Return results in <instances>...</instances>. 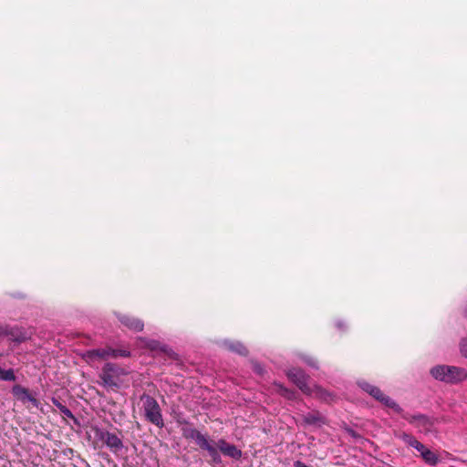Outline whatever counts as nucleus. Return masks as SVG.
Returning <instances> with one entry per match:
<instances>
[{
    "label": "nucleus",
    "instance_id": "obj_1",
    "mask_svg": "<svg viewBox=\"0 0 467 467\" xmlns=\"http://www.w3.org/2000/svg\"><path fill=\"white\" fill-rule=\"evenodd\" d=\"M430 373L436 380L449 384H457L467 379V369L456 366L437 365Z\"/></svg>",
    "mask_w": 467,
    "mask_h": 467
},
{
    "label": "nucleus",
    "instance_id": "obj_2",
    "mask_svg": "<svg viewBox=\"0 0 467 467\" xmlns=\"http://www.w3.org/2000/svg\"><path fill=\"white\" fill-rule=\"evenodd\" d=\"M141 400L143 402L145 418L156 426L162 427L163 420L158 402L149 395H143Z\"/></svg>",
    "mask_w": 467,
    "mask_h": 467
},
{
    "label": "nucleus",
    "instance_id": "obj_3",
    "mask_svg": "<svg viewBox=\"0 0 467 467\" xmlns=\"http://www.w3.org/2000/svg\"><path fill=\"white\" fill-rule=\"evenodd\" d=\"M358 386L386 407L392 409L397 413H401L402 410L399 404H397L391 398L385 395L378 387L366 381H359Z\"/></svg>",
    "mask_w": 467,
    "mask_h": 467
},
{
    "label": "nucleus",
    "instance_id": "obj_4",
    "mask_svg": "<svg viewBox=\"0 0 467 467\" xmlns=\"http://www.w3.org/2000/svg\"><path fill=\"white\" fill-rule=\"evenodd\" d=\"M287 377L304 392L306 394H312L313 390L308 385V377L305 372L298 368L290 369L287 372Z\"/></svg>",
    "mask_w": 467,
    "mask_h": 467
},
{
    "label": "nucleus",
    "instance_id": "obj_5",
    "mask_svg": "<svg viewBox=\"0 0 467 467\" xmlns=\"http://www.w3.org/2000/svg\"><path fill=\"white\" fill-rule=\"evenodd\" d=\"M403 418L410 424L424 431H429L434 425V420L423 414L403 415Z\"/></svg>",
    "mask_w": 467,
    "mask_h": 467
},
{
    "label": "nucleus",
    "instance_id": "obj_6",
    "mask_svg": "<svg viewBox=\"0 0 467 467\" xmlns=\"http://www.w3.org/2000/svg\"><path fill=\"white\" fill-rule=\"evenodd\" d=\"M99 437L106 445L114 452L119 451L123 447L121 440L115 434L109 431H99Z\"/></svg>",
    "mask_w": 467,
    "mask_h": 467
},
{
    "label": "nucleus",
    "instance_id": "obj_7",
    "mask_svg": "<svg viewBox=\"0 0 467 467\" xmlns=\"http://www.w3.org/2000/svg\"><path fill=\"white\" fill-rule=\"evenodd\" d=\"M87 361L95 359H107L109 358H117V351L112 348H100L88 350L84 355Z\"/></svg>",
    "mask_w": 467,
    "mask_h": 467
},
{
    "label": "nucleus",
    "instance_id": "obj_8",
    "mask_svg": "<svg viewBox=\"0 0 467 467\" xmlns=\"http://www.w3.org/2000/svg\"><path fill=\"white\" fill-rule=\"evenodd\" d=\"M100 379H102L104 385L109 387H118L119 383L115 377V367L110 363H107L102 368V372L100 374Z\"/></svg>",
    "mask_w": 467,
    "mask_h": 467
},
{
    "label": "nucleus",
    "instance_id": "obj_9",
    "mask_svg": "<svg viewBox=\"0 0 467 467\" xmlns=\"http://www.w3.org/2000/svg\"><path fill=\"white\" fill-rule=\"evenodd\" d=\"M13 393L16 397H17L22 401H29L31 402L35 407H38L39 402L36 398H34L26 389L20 387V386H15L13 388Z\"/></svg>",
    "mask_w": 467,
    "mask_h": 467
},
{
    "label": "nucleus",
    "instance_id": "obj_10",
    "mask_svg": "<svg viewBox=\"0 0 467 467\" xmlns=\"http://www.w3.org/2000/svg\"><path fill=\"white\" fill-rule=\"evenodd\" d=\"M182 435L186 439L194 440L195 442L201 447L207 440V438L202 434L199 431L192 428H183Z\"/></svg>",
    "mask_w": 467,
    "mask_h": 467
},
{
    "label": "nucleus",
    "instance_id": "obj_11",
    "mask_svg": "<svg viewBox=\"0 0 467 467\" xmlns=\"http://www.w3.org/2000/svg\"><path fill=\"white\" fill-rule=\"evenodd\" d=\"M119 321L129 327L130 329H132L134 331H141L144 327V324L141 320L137 319L135 317H128V316H122L119 317Z\"/></svg>",
    "mask_w": 467,
    "mask_h": 467
},
{
    "label": "nucleus",
    "instance_id": "obj_12",
    "mask_svg": "<svg viewBox=\"0 0 467 467\" xmlns=\"http://www.w3.org/2000/svg\"><path fill=\"white\" fill-rule=\"evenodd\" d=\"M140 341L141 346L149 348L151 351H164L165 350L164 347L161 346V343L156 340L140 338Z\"/></svg>",
    "mask_w": 467,
    "mask_h": 467
},
{
    "label": "nucleus",
    "instance_id": "obj_13",
    "mask_svg": "<svg viewBox=\"0 0 467 467\" xmlns=\"http://www.w3.org/2000/svg\"><path fill=\"white\" fill-rule=\"evenodd\" d=\"M303 420L307 425H321L324 419L318 413H308L304 416Z\"/></svg>",
    "mask_w": 467,
    "mask_h": 467
},
{
    "label": "nucleus",
    "instance_id": "obj_14",
    "mask_svg": "<svg viewBox=\"0 0 467 467\" xmlns=\"http://www.w3.org/2000/svg\"><path fill=\"white\" fill-rule=\"evenodd\" d=\"M424 462L431 466L436 465L439 462V456L430 449H426L420 455Z\"/></svg>",
    "mask_w": 467,
    "mask_h": 467
},
{
    "label": "nucleus",
    "instance_id": "obj_15",
    "mask_svg": "<svg viewBox=\"0 0 467 467\" xmlns=\"http://www.w3.org/2000/svg\"><path fill=\"white\" fill-rule=\"evenodd\" d=\"M201 448L203 450H206L209 452V454L212 457V459L213 460V462H220L221 459H220L219 452H218L217 449L210 443L208 439L201 446Z\"/></svg>",
    "mask_w": 467,
    "mask_h": 467
},
{
    "label": "nucleus",
    "instance_id": "obj_16",
    "mask_svg": "<svg viewBox=\"0 0 467 467\" xmlns=\"http://www.w3.org/2000/svg\"><path fill=\"white\" fill-rule=\"evenodd\" d=\"M224 344L228 349H230L234 352H236L240 355H245L247 353L245 347L243 344H241L240 342L233 343V342L225 341Z\"/></svg>",
    "mask_w": 467,
    "mask_h": 467
},
{
    "label": "nucleus",
    "instance_id": "obj_17",
    "mask_svg": "<svg viewBox=\"0 0 467 467\" xmlns=\"http://www.w3.org/2000/svg\"><path fill=\"white\" fill-rule=\"evenodd\" d=\"M223 453L234 459H239L242 456L241 450L237 449L236 446L230 443L227 447L224 448V451Z\"/></svg>",
    "mask_w": 467,
    "mask_h": 467
},
{
    "label": "nucleus",
    "instance_id": "obj_18",
    "mask_svg": "<svg viewBox=\"0 0 467 467\" xmlns=\"http://www.w3.org/2000/svg\"><path fill=\"white\" fill-rule=\"evenodd\" d=\"M0 379L5 381H14L16 376L13 369H2L0 368Z\"/></svg>",
    "mask_w": 467,
    "mask_h": 467
},
{
    "label": "nucleus",
    "instance_id": "obj_19",
    "mask_svg": "<svg viewBox=\"0 0 467 467\" xmlns=\"http://www.w3.org/2000/svg\"><path fill=\"white\" fill-rule=\"evenodd\" d=\"M402 439L408 445L414 449H416L420 444V442L417 441L414 437L408 434H404L402 436Z\"/></svg>",
    "mask_w": 467,
    "mask_h": 467
},
{
    "label": "nucleus",
    "instance_id": "obj_20",
    "mask_svg": "<svg viewBox=\"0 0 467 467\" xmlns=\"http://www.w3.org/2000/svg\"><path fill=\"white\" fill-rule=\"evenodd\" d=\"M402 439L408 445L414 449H416L420 444V442L417 441L414 437L408 434H404L402 436Z\"/></svg>",
    "mask_w": 467,
    "mask_h": 467
},
{
    "label": "nucleus",
    "instance_id": "obj_21",
    "mask_svg": "<svg viewBox=\"0 0 467 467\" xmlns=\"http://www.w3.org/2000/svg\"><path fill=\"white\" fill-rule=\"evenodd\" d=\"M402 439L408 445L414 449H416L420 444V442L417 441L414 437L408 434H404L402 436Z\"/></svg>",
    "mask_w": 467,
    "mask_h": 467
},
{
    "label": "nucleus",
    "instance_id": "obj_22",
    "mask_svg": "<svg viewBox=\"0 0 467 467\" xmlns=\"http://www.w3.org/2000/svg\"><path fill=\"white\" fill-rule=\"evenodd\" d=\"M461 354L467 358V337L463 338L460 343Z\"/></svg>",
    "mask_w": 467,
    "mask_h": 467
},
{
    "label": "nucleus",
    "instance_id": "obj_23",
    "mask_svg": "<svg viewBox=\"0 0 467 467\" xmlns=\"http://www.w3.org/2000/svg\"><path fill=\"white\" fill-rule=\"evenodd\" d=\"M228 442H226L224 440L221 439L218 441L217 442V447L218 449L223 452L224 451V448L228 446Z\"/></svg>",
    "mask_w": 467,
    "mask_h": 467
},
{
    "label": "nucleus",
    "instance_id": "obj_24",
    "mask_svg": "<svg viewBox=\"0 0 467 467\" xmlns=\"http://www.w3.org/2000/svg\"><path fill=\"white\" fill-rule=\"evenodd\" d=\"M117 351V357H128L130 355V352L127 350H119L115 349Z\"/></svg>",
    "mask_w": 467,
    "mask_h": 467
},
{
    "label": "nucleus",
    "instance_id": "obj_25",
    "mask_svg": "<svg viewBox=\"0 0 467 467\" xmlns=\"http://www.w3.org/2000/svg\"><path fill=\"white\" fill-rule=\"evenodd\" d=\"M426 449H427V447H425V445H423L420 442V444L415 450H417L421 455Z\"/></svg>",
    "mask_w": 467,
    "mask_h": 467
},
{
    "label": "nucleus",
    "instance_id": "obj_26",
    "mask_svg": "<svg viewBox=\"0 0 467 467\" xmlns=\"http://www.w3.org/2000/svg\"><path fill=\"white\" fill-rule=\"evenodd\" d=\"M306 362L311 367H317V361L312 358L306 359Z\"/></svg>",
    "mask_w": 467,
    "mask_h": 467
},
{
    "label": "nucleus",
    "instance_id": "obj_27",
    "mask_svg": "<svg viewBox=\"0 0 467 467\" xmlns=\"http://www.w3.org/2000/svg\"><path fill=\"white\" fill-rule=\"evenodd\" d=\"M315 391L317 392V394L323 397V390L319 387H315Z\"/></svg>",
    "mask_w": 467,
    "mask_h": 467
},
{
    "label": "nucleus",
    "instance_id": "obj_28",
    "mask_svg": "<svg viewBox=\"0 0 467 467\" xmlns=\"http://www.w3.org/2000/svg\"><path fill=\"white\" fill-rule=\"evenodd\" d=\"M62 411L67 415V416H72V413L71 411L68 410V409H63Z\"/></svg>",
    "mask_w": 467,
    "mask_h": 467
},
{
    "label": "nucleus",
    "instance_id": "obj_29",
    "mask_svg": "<svg viewBox=\"0 0 467 467\" xmlns=\"http://www.w3.org/2000/svg\"><path fill=\"white\" fill-rule=\"evenodd\" d=\"M284 391L285 392V394H289V391L287 389H284Z\"/></svg>",
    "mask_w": 467,
    "mask_h": 467
}]
</instances>
